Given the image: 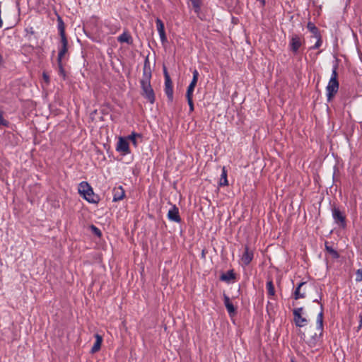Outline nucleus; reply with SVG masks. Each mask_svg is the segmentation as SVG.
<instances>
[{"mask_svg":"<svg viewBox=\"0 0 362 362\" xmlns=\"http://www.w3.org/2000/svg\"><path fill=\"white\" fill-rule=\"evenodd\" d=\"M320 312L317 317L316 325L306 327L303 333V339L310 346H315L320 341L323 332V307L319 304Z\"/></svg>","mask_w":362,"mask_h":362,"instance_id":"f257e3e1","label":"nucleus"},{"mask_svg":"<svg viewBox=\"0 0 362 362\" xmlns=\"http://www.w3.org/2000/svg\"><path fill=\"white\" fill-rule=\"evenodd\" d=\"M152 74L148 58L146 57L144 61L143 68V76L140 81L141 88V95L146 98L151 104H153L156 100V96L153 89L151 85Z\"/></svg>","mask_w":362,"mask_h":362,"instance_id":"f03ea898","label":"nucleus"},{"mask_svg":"<svg viewBox=\"0 0 362 362\" xmlns=\"http://www.w3.org/2000/svg\"><path fill=\"white\" fill-rule=\"evenodd\" d=\"M337 59H336V65L334 66L331 78L327 86V100L330 101L336 95L339 89V82L337 80L338 74H337Z\"/></svg>","mask_w":362,"mask_h":362,"instance_id":"7ed1b4c3","label":"nucleus"},{"mask_svg":"<svg viewBox=\"0 0 362 362\" xmlns=\"http://www.w3.org/2000/svg\"><path fill=\"white\" fill-rule=\"evenodd\" d=\"M78 192L90 203H97L98 202V196L94 194L93 189L86 182H82L79 184Z\"/></svg>","mask_w":362,"mask_h":362,"instance_id":"20e7f679","label":"nucleus"},{"mask_svg":"<svg viewBox=\"0 0 362 362\" xmlns=\"http://www.w3.org/2000/svg\"><path fill=\"white\" fill-rule=\"evenodd\" d=\"M163 74L165 77V93L168 97L169 102L173 100V82L168 72V70L165 66H163Z\"/></svg>","mask_w":362,"mask_h":362,"instance_id":"39448f33","label":"nucleus"},{"mask_svg":"<svg viewBox=\"0 0 362 362\" xmlns=\"http://www.w3.org/2000/svg\"><path fill=\"white\" fill-rule=\"evenodd\" d=\"M168 218L175 223H180L182 219L179 214V209L175 205H172L171 208L168 212Z\"/></svg>","mask_w":362,"mask_h":362,"instance_id":"423d86ee","label":"nucleus"},{"mask_svg":"<svg viewBox=\"0 0 362 362\" xmlns=\"http://www.w3.org/2000/svg\"><path fill=\"white\" fill-rule=\"evenodd\" d=\"M303 311V308H298L293 310V315H294V322L296 325L298 327L304 326L305 322H307V320L305 317H303L301 314Z\"/></svg>","mask_w":362,"mask_h":362,"instance_id":"0eeeda50","label":"nucleus"},{"mask_svg":"<svg viewBox=\"0 0 362 362\" xmlns=\"http://www.w3.org/2000/svg\"><path fill=\"white\" fill-rule=\"evenodd\" d=\"M116 150L119 152H122L124 155L129 154L130 151L127 141L125 139L120 137L117 142Z\"/></svg>","mask_w":362,"mask_h":362,"instance_id":"6e6552de","label":"nucleus"},{"mask_svg":"<svg viewBox=\"0 0 362 362\" xmlns=\"http://www.w3.org/2000/svg\"><path fill=\"white\" fill-rule=\"evenodd\" d=\"M254 253L252 250L249 249L247 245L245 246V251L242 255L241 260L244 265H248L252 260Z\"/></svg>","mask_w":362,"mask_h":362,"instance_id":"1a4fd4ad","label":"nucleus"},{"mask_svg":"<svg viewBox=\"0 0 362 362\" xmlns=\"http://www.w3.org/2000/svg\"><path fill=\"white\" fill-rule=\"evenodd\" d=\"M156 27L162 43L167 42V37L165 32L164 23L160 18L156 20Z\"/></svg>","mask_w":362,"mask_h":362,"instance_id":"9d476101","label":"nucleus"},{"mask_svg":"<svg viewBox=\"0 0 362 362\" xmlns=\"http://www.w3.org/2000/svg\"><path fill=\"white\" fill-rule=\"evenodd\" d=\"M62 47L59 51L57 57V62H60L62 60L63 57L68 51V41L66 37L61 38Z\"/></svg>","mask_w":362,"mask_h":362,"instance_id":"9b49d317","label":"nucleus"},{"mask_svg":"<svg viewBox=\"0 0 362 362\" xmlns=\"http://www.w3.org/2000/svg\"><path fill=\"white\" fill-rule=\"evenodd\" d=\"M224 305L230 316L235 315L236 313V308L233 304L230 302V298L226 294L223 295Z\"/></svg>","mask_w":362,"mask_h":362,"instance_id":"f8f14e48","label":"nucleus"},{"mask_svg":"<svg viewBox=\"0 0 362 362\" xmlns=\"http://www.w3.org/2000/svg\"><path fill=\"white\" fill-rule=\"evenodd\" d=\"M301 45L302 43L300 37L297 35H293L291 40V49L293 52H297Z\"/></svg>","mask_w":362,"mask_h":362,"instance_id":"ddd939ff","label":"nucleus"},{"mask_svg":"<svg viewBox=\"0 0 362 362\" xmlns=\"http://www.w3.org/2000/svg\"><path fill=\"white\" fill-rule=\"evenodd\" d=\"M125 193L122 186L115 188L113 190V202H118L124 197Z\"/></svg>","mask_w":362,"mask_h":362,"instance_id":"4468645a","label":"nucleus"},{"mask_svg":"<svg viewBox=\"0 0 362 362\" xmlns=\"http://www.w3.org/2000/svg\"><path fill=\"white\" fill-rule=\"evenodd\" d=\"M303 286H307L306 282H300L298 286L296 287L295 292H294V298L295 299H299V298H303L305 297V292L303 291L301 292V289Z\"/></svg>","mask_w":362,"mask_h":362,"instance_id":"2eb2a0df","label":"nucleus"},{"mask_svg":"<svg viewBox=\"0 0 362 362\" xmlns=\"http://www.w3.org/2000/svg\"><path fill=\"white\" fill-rule=\"evenodd\" d=\"M117 41L120 43L126 42L128 45L132 44V37L128 31H124L117 37Z\"/></svg>","mask_w":362,"mask_h":362,"instance_id":"dca6fc26","label":"nucleus"},{"mask_svg":"<svg viewBox=\"0 0 362 362\" xmlns=\"http://www.w3.org/2000/svg\"><path fill=\"white\" fill-rule=\"evenodd\" d=\"M95 341L90 350V352L92 354L96 353L100 349L101 344L103 342V337L100 334H96L95 335Z\"/></svg>","mask_w":362,"mask_h":362,"instance_id":"f3484780","label":"nucleus"},{"mask_svg":"<svg viewBox=\"0 0 362 362\" xmlns=\"http://www.w3.org/2000/svg\"><path fill=\"white\" fill-rule=\"evenodd\" d=\"M235 274L233 270H229L226 273H223L221 275L220 279L223 281L229 282L231 280L235 279Z\"/></svg>","mask_w":362,"mask_h":362,"instance_id":"a211bd4d","label":"nucleus"},{"mask_svg":"<svg viewBox=\"0 0 362 362\" xmlns=\"http://www.w3.org/2000/svg\"><path fill=\"white\" fill-rule=\"evenodd\" d=\"M325 248L330 257L333 258H338L339 255L337 251L333 247L332 245H329L328 242L325 243Z\"/></svg>","mask_w":362,"mask_h":362,"instance_id":"6ab92c4d","label":"nucleus"},{"mask_svg":"<svg viewBox=\"0 0 362 362\" xmlns=\"http://www.w3.org/2000/svg\"><path fill=\"white\" fill-rule=\"evenodd\" d=\"M228 185V180H227V172L226 170L225 167L222 169V173L221 175V179L219 182L220 186H226Z\"/></svg>","mask_w":362,"mask_h":362,"instance_id":"aec40b11","label":"nucleus"},{"mask_svg":"<svg viewBox=\"0 0 362 362\" xmlns=\"http://www.w3.org/2000/svg\"><path fill=\"white\" fill-rule=\"evenodd\" d=\"M307 28L314 35L315 37H317L319 35L318 28L312 22H308Z\"/></svg>","mask_w":362,"mask_h":362,"instance_id":"412c9836","label":"nucleus"},{"mask_svg":"<svg viewBox=\"0 0 362 362\" xmlns=\"http://www.w3.org/2000/svg\"><path fill=\"white\" fill-rule=\"evenodd\" d=\"M58 29L59 31V35H60L61 38L66 37V35H65L64 24L62 20L61 19V18H59V19H58Z\"/></svg>","mask_w":362,"mask_h":362,"instance_id":"4be33fe9","label":"nucleus"},{"mask_svg":"<svg viewBox=\"0 0 362 362\" xmlns=\"http://www.w3.org/2000/svg\"><path fill=\"white\" fill-rule=\"evenodd\" d=\"M192 3V7L195 13H199L201 10V1L200 0H188Z\"/></svg>","mask_w":362,"mask_h":362,"instance_id":"5701e85b","label":"nucleus"},{"mask_svg":"<svg viewBox=\"0 0 362 362\" xmlns=\"http://www.w3.org/2000/svg\"><path fill=\"white\" fill-rule=\"evenodd\" d=\"M267 289L269 296H274L275 295V290L272 281H267Z\"/></svg>","mask_w":362,"mask_h":362,"instance_id":"b1692460","label":"nucleus"},{"mask_svg":"<svg viewBox=\"0 0 362 362\" xmlns=\"http://www.w3.org/2000/svg\"><path fill=\"white\" fill-rule=\"evenodd\" d=\"M136 138H141V135L138 133L132 132L128 139L132 142L134 146H137Z\"/></svg>","mask_w":362,"mask_h":362,"instance_id":"393cba45","label":"nucleus"},{"mask_svg":"<svg viewBox=\"0 0 362 362\" xmlns=\"http://www.w3.org/2000/svg\"><path fill=\"white\" fill-rule=\"evenodd\" d=\"M192 74H193V77H192V80L191 83H189V86L192 85V86L195 87L197 85L199 74L197 69H194L193 71Z\"/></svg>","mask_w":362,"mask_h":362,"instance_id":"a878e982","label":"nucleus"},{"mask_svg":"<svg viewBox=\"0 0 362 362\" xmlns=\"http://www.w3.org/2000/svg\"><path fill=\"white\" fill-rule=\"evenodd\" d=\"M9 122L3 117V112L0 110V127H8Z\"/></svg>","mask_w":362,"mask_h":362,"instance_id":"bb28decb","label":"nucleus"},{"mask_svg":"<svg viewBox=\"0 0 362 362\" xmlns=\"http://www.w3.org/2000/svg\"><path fill=\"white\" fill-rule=\"evenodd\" d=\"M194 88L195 87L192 86V85H189L186 93V98H192Z\"/></svg>","mask_w":362,"mask_h":362,"instance_id":"cd10ccee","label":"nucleus"},{"mask_svg":"<svg viewBox=\"0 0 362 362\" xmlns=\"http://www.w3.org/2000/svg\"><path fill=\"white\" fill-rule=\"evenodd\" d=\"M90 228H91V230L93 231V233L98 237H100L102 235V233H101L100 230L99 228H98L96 226H95L94 225H91Z\"/></svg>","mask_w":362,"mask_h":362,"instance_id":"c85d7f7f","label":"nucleus"},{"mask_svg":"<svg viewBox=\"0 0 362 362\" xmlns=\"http://www.w3.org/2000/svg\"><path fill=\"white\" fill-rule=\"evenodd\" d=\"M333 217L337 223L339 221V209L338 208H334L333 211Z\"/></svg>","mask_w":362,"mask_h":362,"instance_id":"c756f323","label":"nucleus"},{"mask_svg":"<svg viewBox=\"0 0 362 362\" xmlns=\"http://www.w3.org/2000/svg\"><path fill=\"white\" fill-rule=\"evenodd\" d=\"M355 280L356 281H362V269H358L355 274Z\"/></svg>","mask_w":362,"mask_h":362,"instance_id":"7c9ffc66","label":"nucleus"},{"mask_svg":"<svg viewBox=\"0 0 362 362\" xmlns=\"http://www.w3.org/2000/svg\"><path fill=\"white\" fill-rule=\"evenodd\" d=\"M316 38L317 39V40L316 43L312 47V49H318L322 45V40H321L320 35H319Z\"/></svg>","mask_w":362,"mask_h":362,"instance_id":"2f4dec72","label":"nucleus"},{"mask_svg":"<svg viewBox=\"0 0 362 362\" xmlns=\"http://www.w3.org/2000/svg\"><path fill=\"white\" fill-rule=\"evenodd\" d=\"M187 103L189 107V111L192 112L194 111V103L192 100V98H187Z\"/></svg>","mask_w":362,"mask_h":362,"instance_id":"473e14b6","label":"nucleus"},{"mask_svg":"<svg viewBox=\"0 0 362 362\" xmlns=\"http://www.w3.org/2000/svg\"><path fill=\"white\" fill-rule=\"evenodd\" d=\"M58 66H59L60 73L62 74L63 75H64V70L62 67V61L60 62H58Z\"/></svg>","mask_w":362,"mask_h":362,"instance_id":"72a5a7b5","label":"nucleus"},{"mask_svg":"<svg viewBox=\"0 0 362 362\" xmlns=\"http://www.w3.org/2000/svg\"><path fill=\"white\" fill-rule=\"evenodd\" d=\"M42 76H43V78H44L45 81L47 83H49V76L47 74H45V73H43Z\"/></svg>","mask_w":362,"mask_h":362,"instance_id":"f704fd0d","label":"nucleus"},{"mask_svg":"<svg viewBox=\"0 0 362 362\" xmlns=\"http://www.w3.org/2000/svg\"><path fill=\"white\" fill-rule=\"evenodd\" d=\"M3 62H4L3 57L1 56V54H0V66L3 64Z\"/></svg>","mask_w":362,"mask_h":362,"instance_id":"c9c22d12","label":"nucleus"},{"mask_svg":"<svg viewBox=\"0 0 362 362\" xmlns=\"http://www.w3.org/2000/svg\"><path fill=\"white\" fill-rule=\"evenodd\" d=\"M340 220H341V227L343 226V217L341 216Z\"/></svg>","mask_w":362,"mask_h":362,"instance_id":"e433bc0d","label":"nucleus"},{"mask_svg":"<svg viewBox=\"0 0 362 362\" xmlns=\"http://www.w3.org/2000/svg\"><path fill=\"white\" fill-rule=\"evenodd\" d=\"M313 302H317V303H318V300H317V299H315V300H313Z\"/></svg>","mask_w":362,"mask_h":362,"instance_id":"4c0bfd02","label":"nucleus"},{"mask_svg":"<svg viewBox=\"0 0 362 362\" xmlns=\"http://www.w3.org/2000/svg\"><path fill=\"white\" fill-rule=\"evenodd\" d=\"M291 362H294V360H293V359H291Z\"/></svg>","mask_w":362,"mask_h":362,"instance_id":"58836bf2","label":"nucleus"}]
</instances>
